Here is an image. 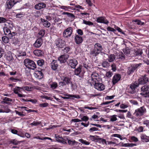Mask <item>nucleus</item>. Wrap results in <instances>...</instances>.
<instances>
[{
    "label": "nucleus",
    "instance_id": "nucleus-1",
    "mask_svg": "<svg viewBox=\"0 0 149 149\" xmlns=\"http://www.w3.org/2000/svg\"><path fill=\"white\" fill-rule=\"evenodd\" d=\"M102 49V47L100 44L96 43L94 45V48L90 52V54L93 56L95 57L101 52Z\"/></svg>",
    "mask_w": 149,
    "mask_h": 149
},
{
    "label": "nucleus",
    "instance_id": "nucleus-2",
    "mask_svg": "<svg viewBox=\"0 0 149 149\" xmlns=\"http://www.w3.org/2000/svg\"><path fill=\"white\" fill-rule=\"evenodd\" d=\"M25 66L29 69L34 70L36 67L35 62L29 59H26L23 62Z\"/></svg>",
    "mask_w": 149,
    "mask_h": 149
},
{
    "label": "nucleus",
    "instance_id": "nucleus-3",
    "mask_svg": "<svg viewBox=\"0 0 149 149\" xmlns=\"http://www.w3.org/2000/svg\"><path fill=\"white\" fill-rule=\"evenodd\" d=\"M138 86V84L135 82L134 83H132L127 86L126 89V91L130 93H134L136 92V89Z\"/></svg>",
    "mask_w": 149,
    "mask_h": 149
},
{
    "label": "nucleus",
    "instance_id": "nucleus-4",
    "mask_svg": "<svg viewBox=\"0 0 149 149\" xmlns=\"http://www.w3.org/2000/svg\"><path fill=\"white\" fill-rule=\"evenodd\" d=\"M142 63H140L132 64L128 68L127 74L129 75L132 74L137 68L140 67Z\"/></svg>",
    "mask_w": 149,
    "mask_h": 149
},
{
    "label": "nucleus",
    "instance_id": "nucleus-5",
    "mask_svg": "<svg viewBox=\"0 0 149 149\" xmlns=\"http://www.w3.org/2000/svg\"><path fill=\"white\" fill-rule=\"evenodd\" d=\"M146 112V109L143 106L136 109L134 113V115L136 117L141 116H143Z\"/></svg>",
    "mask_w": 149,
    "mask_h": 149
},
{
    "label": "nucleus",
    "instance_id": "nucleus-6",
    "mask_svg": "<svg viewBox=\"0 0 149 149\" xmlns=\"http://www.w3.org/2000/svg\"><path fill=\"white\" fill-rule=\"evenodd\" d=\"M73 32L72 27H68L64 30L63 34V37L65 38H68L72 35Z\"/></svg>",
    "mask_w": 149,
    "mask_h": 149
},
{
    "label": "nucleus",
    "instance_id": "nucleus-7",
    "mask_svg": "<svg viewBox=\"0 0 149 149\" xmlns=\"http://www.w3.org/2000/svg\"><path fill=\"white\" fill-rule=\"evenodd\" d=\"M62 80L63 82L64 85H67L68 86L70 85L71 88H72L73 85L72 81H71V79L68 77H63Z\"/></svg>",
    "mask_w": 149,
    "mask_h": 149
},
{
    "label": "nucleus",
    "instance_id": "nucleus-8",
    "mask_svg": "<svg viewBox=\"0 0 149 149\" xmlns=\"http://www.w3.org/2000/svg\"><path fill=\"white\" fill-rule=\"evenodd\" d=\"M55 43L56 46L59 48H62L64 47L65 45V41L60 38L56 40Z\"/></svg>",
    "mask_w": 149,
    "mask_h": 149
},
{
    "label": "nucleus",
    "instance_id": "nucleus-9",
    "mask_svg": "<svg viewBox=\"0 0 149 149\" xmlns=\"http://www.w3.org/2000/svg\"><path fill=\"white\" fill-rule=\"evenodd\" d=\"M16 3L17 2H15L14 0H7L6 4V9L9 10L11 9Z\"/></svg>",
    "mask_w": 149,
    "mask_h": 149
},
{
    "label": "nucleus",
    "instance_id": "nucleus-10",
    "mask_svg": "<svg viewBox=\"0 0 149 149\" xmlns=\"http://www.w3.org/2000/svg\"><path fill=\"white\" fill-rule=\"evenodd\" d=\"M139 85V84L143 85L149 82V80L148 78L145 75L142 76L138 79Z\"/></svg>",
    "mask_w": 149,
    "mask_h": 149
},
{
    "label": "nucleus",
    "instance_id": "nucleus-11",
    "mask_svg": "<svg viewBox=\"0 0 149 149\" xmlns=\"http://www.w3.org/2000/svg\"><path fill=\"white\" fill-rule=\"evenodd\" d=\"M82 68V66H80L75 69L74 71V74L78 76L80 78L82 77L84 75V73L81 72Z\"/></svg>",
    "mask_w": 149,
    "mask_h": 149
},
{
    "label": "nucleus",
    "instance_id": "nucleus-12",
    "mask_svg": "<svg viewBox=\"0 0 149 149\" xmlns=\"http://www.w3.org/2000/svg\"><path fill=\"white\" fill-rule=\"evenodd\" d=\"M68 64L72 68H75L78 64V62L74 58L68 60Z\"/></svg>",
    "mask_w": 149,
    "mask_h": 149
},
{
    "label": "nucleus",
    "instance_id": "nucleus-13",
    "mask_svg": "<svg viewBox=\"0 0 149 149\" xmlns=\"http://www.w3.org/2000/svg\"><path fill=\"white\" fill-rule=\"evenodd\" d=\"M68 57V54H64L58 57V60L61 63H64L67 61Z\"/></svg>",
    "mask_w": 149,
    "mask_h": 149
},
{
    "label": "nucleus",
    "instance_id": "nucleus-14",
    "mask_svg": "<svg viewBox=\"0 0 149 149\" xmlns=\"http://www.w3.org/2000/svg\"><path fill=\"white\" fill-rule=\"evenodd\" d=\"M94 87L96 89L99 91H103L105 88V86L103 84L98 82L95 83Z\"/></svg>",
    "mask_w": 149,
    "mask_h": 149
},
{
    "label": "nucleus",
    "instance_id": "nucleus-15",
    "mask_svg": "<svg viewBox=\"0 0 149 149\" xmlns=\"http://www.w3.org/2000/svg\"><path fill=\"white\" fill-rule=\"evenodd\" d=\"M42 40L41 38L38 39L33 45L34 47L38 48L40 47L42 44Z\"/></svg>",
    "mask_w": 149,
    "mask_h": 149
},
{
    "label": "nucleus",
    "instance_id": "nucleus-16",
    "mask_svg": "<svg viewBox=\"0 0 149 149\" xmlns=\"http://www.w3.org/2000/svg\"><path fill=\"white\" fill-rule=\"evenodd\" d=\"M99 78V75L98 74L96 73H93L91 74V81H92L93 82L95 83L97 82L98 81L97 79Z\"/></svg>",
    "mask_w": 149,
    "mask_h": 149
},
{
    "label": "nucleus",
    "instance_id": "nucleus-17",
    "mask_svg": "<svg viewBox=\"0 0 149 149\" xmlns=\"http://www.w3.org/2000/svg\"><path fill=\"white\" fill-rule=\"evenodd\" d=\"M121 78L120 75L119 74H115L113 77L112 79V83L113 85L115 84L118 82L120 79Z\"/></svg>",
    "mask_w": 149,
    "mask_h": 149
},
{
    "label": "nucleus",
    "instance_id": "nucleus-18",
    "mask_svg": "<svg viewBox=\"0 0 149 149\" xmlns=\"http://www.w3.org/2000/svg\"><path fill=\"white\" fill-rule=\"evenodd\" d=\"M51 68L53 70H56L58 66V61L53 60L51 63Z\"/></svg>",
    "mask_w": 149,
    "mask_h": 149
},
{
    "label": "nucleus",
    "instance_id": "nucleus-19",
    "mask_svg": "<svg viewBox=\"0 0 149 149\" xmlns=\"http://www.w3.org/2000/svg\"><path fill=\"white\" fill-rule=\"evenodd\" d=\"M96 21L98 23H103L105 24H107L109 21L103 17H100L97 19Z\"/></svg>",
    "mask_w": 149,
    "mask_h": 149
},
{
    "label": "nucleus",
    "instance_id": "nucleus-20",
    "mask_svg": "<svg viewBox=\"0 0 149 149\" xmlns=\"http://www.w3.org/2000/svg\"><path fill=\"white\" fill-rule=\"evenodd\" d=\"M74 40L76 43L77 44H80L83 41L82 37L80 36L77 34L75 35Z\"/></svg>",
    "mask_w": 149,
    "mask_h": 149
},
{
    "label": "nucleus",
    "instance_id": "nucleus-21",
    "mask_svg": "<svg viewBox=\"0 0 149 149\" xmlns=\"http://www.w3.org/2000/svg\"><path fill=\"white\" fill-rule=\"evenodd\" d=\"M34 76L36 78L39 79H41L43 77L42 73L40 71H36L34 73Z\"/></svg>",
    "mask_w": 149,
    "mask_h": 149
},
{
    "label": "nucleus",
    "instance_id": "nucleus-22",
    "mask_svg": "<svg viewBox=\"0 0 149 149\" xmlns=\"http://www.w3.org/2000/svg\"><path fill=\"white\" fill-rule=\"evenodd\" d=\"M46 7V5L43 3H40L37 4L35 6V8L37 10H40Z\"/></svg>",
    "mask_w": 149,
    "mask_h": 149
},
{
    "label": "nucleus",
    "instance_id": "nucleus-23",
    "mask_svg": "<svg viewBox=\"0 0 149 149\" xmlns=\"http://www.w3.org/2000/svg\"><path fill=\"white\" fill-rule=\"evenodd\" d=\"M134 54L136 56H141L143 53L142 49L136 48L134 50Z\"/></svg>",
    "mask_w": 149,
    "mask_h": 149
},
{
    "label": "nucleus",
    "instance_id": "nucleus-24",
    "mask_svg": "<svg viewBox=\"0 0 149 149\" xmlns=\"http://www.w3.org/2000/svg\"><path fill=\"white\" fill-rule=\"evenodd\" d=\"M34 54L38 56H42L44 54L43 52L41 50H35L33 51Z\"/></svg>",
    "mask_w": 149,
    "mask_h": 149
},
{
    "label": "nucleus",
    "instance_id": "nucleus-25",
    "mask_svg": "<svg viewBox=\"0 0 149 149\" xmlns=\"http://www.w3.org/2000/svg\"><path fill=\"white\" fill-rule=\"evenodd\" d=\"M66 96L67 97H63V98L64 99H73L74 98H79L80 97L78 95H75L68 94Z\"/></svg>",
    "mask_w": 149,
    "mask_h": 149
},
{
    "label": "nucleus",
    "instance_id": "nucleus-26",
    "mask_svg": "<svg viewBox=\"0 0 149 149\" xmlns=\"http://www.w3.org/2000/svg\"><path fill=\"white\" fill-rule=\"evenodd\" d=\"M141 138L143 142H147L149 141V137L143 134L141 135Z\"/></svg>",
    "mask_w": 149,
    "mask_h": 149
},
{
    "label": "nucleus",
    "instance_id": "nucleus-27",
    "mask_svg": "<svg viewBox=\"0 0 149 149\" xmlns=\"http://www.w3.org/2000/svg\"><path fill=\"white\" fill-rule=\"evenodd\" d=\"M4 25L6 27H8V28L10 29H12L13 27V23L12 22L8 20V21H7L6 23Z\"/></svg>",
    "mask_w": 149,
    "mask_h": 149
},
{
    "label": "nucleus",
    "instance_id": "nucleus-28",
    "mask_svg": "<svg viewBox=\"0 0 149 149\" xmlns=\"http://www.w3.org/2000/svg\"><path fill=\"white\" fill-rule=\"evenodd\" d=\"M41 21L43 23V26L46 27H49L50 26V23L46 20L43 19H41Z\"/></svg>",
    "mask_w": 149,
    "mask_h": 149
},
{
    "label": "nucleus",
    "instance_id": "nucleus-29",
    "mask_svg": "<svg viewBox=\"0 0 149 149\" xmlns=\"http://www.w3.org/2000/svg\"><path fill=\"white\" fill-rule=\"evenodd\" d=\"M149 85H144L141 88V93H144L148 90Z\"/></svg>",
    "mask_w": 149,
    "mask_h": 149
},
{
    "label": "nucleus",
    "instance_id": "nucleus-30",
    "mask_svg": "<svg viewBox=\"0 0 149 149\" xmlns=\"http://www.w3.org/2000/svg\"><path fill=\"white\" fill-rule=\"evenodd\" d=\"M66 139L67 140L68 143L70 145H77L78 143L75 140H69L67 138H66Z\"/></svg>",
    "mask_w": 149,
    "mask_h": 149
},
{
    "label": "nucleus",
    "instance_id": "nucleus-31",
    "mask_svg": "<svg viewBox=\"0 0 149 149\" xmlns=\"http://www.w3.org/2000/svg\"><path fill=\"white\" fill-rule=\"evenodd\" d=\"M117 58L120 59L122 61H123L125 59V57L124 54L122 52H121L118 55H117Z\"/></svg>",
    "mask_w": 149,
    "mask_h": 149
},
{
    "label": "nucleus",
    "instance_id": "nucleus-32",
    "mask_svg": "<svg viewBox=\"0 0 149 149\" xmlns=\"http://www.w3.org/2000/svg\"><path fill=\"white\" fill-rule=\"evenodd\" d=\"M6 59L9 61L13 60V58L12 55V54L11 53H8L6 56Z\"/></svg>",
    "mask_w": 149,
    "mask_h": 149
},
{
    "label": "nucleus",
    "instance_id": "nucleus-33",
    "mask_svg": "<svg viewBox=\"0 0 149 149\" xmlns=\"http://www.w3.org/2000/svg\"><path fill=\"white\" fill-rule=\"evenodd\" d=\"M123 51L124 54L128 56L130 54V50L128 47H126L123 49Z\"/></svg>",
    "mask_w": 149,
    "mask_h": 149
},
{
    "label": "nucleus",
    "instance_id": "nucleus-34",
    "mask_svg": "<svg viewBox=\"0 0 149 149\" xmlns=\"http://www.w3.org/2000/svg\"><path fill=\"white\" fill-rule=\"evenodd\" d=\"M8 27L4 26L3 28V32L5 35H8L9 33L11 32L10 29L8 28Z\"/></svg>",
    "mask_w": 149,
    "mask_h": 149
},
{
    "label": "nucleus",
    "instance_id": "nucleus-35",
    "mask_svg": "<svg viewBox=\"0 0 149 149\" xmlns=\"http://www.w3.org/2000/svg\"><path fill=\"white\" fill-rule=\"evenodd\" d=\"M115 56L114 54H111L109 56L108 60L109 62H111L115 60Z\"/></svg>",
    "mask_w": 149,
    "mask_h": 149
},
{
    "label": "nucleus",
    "instance_id": "nucleus-36",
    "mask_svg": "<svg viewBox=\"0 0 149 149\" xmlns=\"http://www.w3.org/2000/svg\"><path fill=\"white\" fill-rule=\"evenodd\" d=\"M102 65L104 68H107L109 66L110 63L106 61H104L102 63Z\"/></svg>",
    "mask_w": 149,
    "mask_h": 149
},
{
    "label": "nucleus",
    "instance_id": "nucleus-37",
    "mask_svg": "<svg viewBox=\"0 0 149 149\" xmlns=\"http://www.w3.org/2000/svg\"><path fill=\"white\" fill-rule=\"evenodd\" d=\"M23 88L22 87H19L18 86H16L13 89L14 92L15 93L17 94H18L19 92H20L21 91L20 89H22Z\"/></svg>",
    "mask_w": 149,
    "mask_h": 149
},
{
    "label": "nucleus",
    "instance_id": "nucleus-38",
    "mask_svg": "<svg viewBox=\"0 0 149 149\" xmlns=\"http://www.w3.org/2000/svg\"><path fill=\"white\" fill-rule=\"evenodd\" d=\"M143 97L146 98L149 97V90L143 93H141L140 94Z\"/></svg>",
    "mask_w": 149,
    "mask_h": 149
},
{
    "label": "nucleus",
    "instance_id": "nucleus-39",
    "mask_svg": "<svg viewBox=\"0 0 149 149\" xmlns=\"http://www.w3.org/2000/svg\"><path fill=\"white\" fill-rule=\"evenodd\" d=\"M50 88L52 89H56L58 86V84L56 82H54L50 85Z\"/></svg>",
    "mask_w": 149,
    "mask_h": 149
},
{
    "label": "nucleus",
    "instance_id": "nucleus-40",
    "mask_svg": "<svg viewBox=\"0 0 149 149\" xmlns=\"http://www.w3.org/2000/svg\"><path fill=\"white\" fill-rule=\"evenodd\" d=\"M8 37L6 36H3L2 38V41L5 43H8L9 41V40Z\"/></svg>",
    "mask_w": 149,
    "mask_h": 149
},
{
    "label": "nucleus",
    "instance_id": "nucleus-41",
    "mask_svg": "<svg viewBox=\"0 0 149 149\" xmlns=\"http://www.w3.org/2000/svg\"><path fill=\"white\" fill-rule=\"evenodd\" d=\"M63 15H66L68 17H70L72 19L74 18L75 16L72 13L68 12H64L63 13Z\"/></svg>",
    "mask_w": 149,
    "mask_h": 149
},
{
    "label": "nucleus",
    "instance_id": "nucleus-42",
    "mask_svg": "<svg viewBox=\"0 0 149 149\" xmlns=\"http://www.w3.org/2000/svg\"><path fill=\"white\" fill-rule=\"evenodd\" d=\"M83 23L88 26H92L93 25V24L91 22L89 21H86L85 20H83Z\"/></svg>",
    "mask_w": 149,
    "mask_h": 149
},
{
    "label": "nucleus",
    "instance_id": "nucleus-43",
    "mask_svg": "<svg viewBox=\"0 0 149 149\" xmlns=\"http://www.w3.org/2000/svg\"><path fill=\"white\" fill-rule=\"evenodd\" d=\"M17 33H16L15 32H10V33L8 35V38L10 39H11L12 37L17 35Z\"/></svg>",
    "mask_w": 149,
    "mask_h": 149
},
{
    "label": "nucleus",
    "instance_id": "nucleus-44",
    "mask_svg": "<svg viewBox=\"0 0 149 149\" xmlns=\"http://www.w3.org/2000/svg\"><path fill=\"white\" fill-rule=\"evenodd\" d=\"M133 22H136V24L139 25H142L144 24V22H141V21L138 19H136L133 21Z\"/></svg>",
    "mask_w": 149,
    "mask_h": 149
},
{
    "label": "nucleus",
    "instance_id": "nucleus-45",
    "mask_svg": "<svg viewBox=\"0 0 149 149\" xmlns=\"http://www.w3.org/2000/svg\"><path fill=\"white\" fill-rule=\"evenodd\" d=\"M112 137H117L120 139L121 140H122L123 139H125V138H122L121 136L118 134H112L111 135Z\"/></svg>",
    "mask_w": 149,
    "mask_h": 149
},
{
    "label": "nucleus",
    "instance_id": "nucleus-46",
    "mask_svg": "<svg viewBox=\"0 0 149 149\" xmlns=\"http://www.w3.org/2000/svg\"><path fill=\"white\" fill-rule=\"evenodd\" d=\"M8 21V19L3 17H0V23H4Z\"/></svg>",
    "mask_w": 149,
    "mask_h": 149
},
{
    "label": "nucleus",
    "instance_id": "nucleus-47",
    "mask_svg": "<svg viewBox=\"0 0 149 149\" xmlns=\"http://www.w3.org/2000/svg\"><path fill=\"white\" fill-rule=\"evenodd\" d=\"M79 141L81 142L82 143L86 145H88L90 144V143L89 142L82 139H79Z\"/></svg>",
    "mask_w": 149,
    "mask_h": 149
},
{
    "label": "nucleus",
    "instance_id": "nucleus-48",
    "mask_svg": "<svg viewBox=\"0 0 149 149\" xmlns=\"http://www.w3.org/2000/svg\"><path fill=\"white\" fill-rule=\"evenodd\" d=\"M38 65L40 66H42L44 63V61L43 60H39L37 61Z\"/></svg>",
    "mask_w": 149,
    "mask_h": 149
},
{
    "label": "nucleus",
    "instance_id": "nucleus-49",
    "mask_svg": "<svg viewBox=\"0 0 149 149\" xmlns=\"http://www.w3.org/2000/svg\"><path fill=\"white\" fill-rule=\"evenodd\" d=\"M116 115H113L111 116L110 118V121H111L113 122L116 121L117 120L116 118Z\"/></svg>",
    "mask_w": 149,
    "mask_h": 149
},
{
    "label": "nucleus",
    "instance_id": "nucleus-50",
    "mask_svg": "<svg viewBox=\"0 0 149 149\" xmlns=\"http://www.w3.org/2000/svg\"><path fill=\"white\" fill-rule=\"evenodd\" d=\"M98 128L96 127H92L89 130V131L91 132H92L94 131H97Z\"/></svg>",
    "mask_w": 149,
    "mask_h": 149
},
{
    "label": "nucleus",
    "instance_id": "nucleus-51",
    "mask_svg": "<svg viewBox=\"0 0 149 149\" xmlns=\"http://www.w3.org/2000/svg\"><path fill=\"white\" fill-rule=\"evenodd\" d=\"M81 119L82 120L81 121L86 122L88 120L89 118L87 116H84L82 117L81 118Z\"/></svg>",
    "mask_w": 149,
    "mask_h": 149
},
{
    "label": "nucleus",
    "instance_id": "nucleus-52",
    "mask_svg": "<svg viewBox=\"0 0 149 149\" xmlns=\"http://www.w3.org/2000/svg\"><path fill=\"white\" fill-rule=\"evenodd\" d=\"M106 75L107 77H110L113 75V73L110 71H108L107 72Z\"/></svg>",
    "mask_w": 149,
    "mask_h": 149
},
{
    "label": "nucleus",
    "instance_id": "nucleus-53",
    "mask_svg": "<svg viewBox=\"0 0 149 149\" xmlns=\"http://www.w3.org/2000/svg\"><path fill=\"white\" fill-rule=\"evenodd\" d=\"M45 31L44 30H41L39 32V34L41 36L43 37L45 35Z\"/></svg>",
    "mask_w": 149,
    "mask_h": 149
},
{
    "label": "nucleus",
    "instance_id": "nucleus-54",
    "mask_svg": "<svg viewBox=\"0 0 149 149\" xmlns=\"http://www.w3.org/2000/svg\"><path fill=\"white\" fill-rule=\"evenodd\" d=\"M54 22L55 23L58 22H59V23H61V19L59 18L58 17H55L54 18Z\"/></svg>",
    "mask_w": 149,
    "mask_h": 149
},
{
    "label": "nucleus",
    "instance_id": "nucleus-55",
    "mask_svg": "<svg viewBox=\"0 0 149 149\" xmlns=\"http://www.w3.org/2000/svg\"><path fill=\"white\" fill-rule=\"evenodd\" d=\"M22 87L23 88L22 89V90L25 89L27 91H31V87H29L27 86H25V87L23 86V87Z\"/></svg>",
    "mask_w": 149,
    "mask_h": 149
},
{
    "label": "nucleus",
    "instance_id": "nucleus-56",
    "mask_svg": "<svg viewBox=\"0 0 149 149\" xmlns=\"http://www.w3.org/2000/svg\"><path fill=\"white\" fill-rule=\"evenodd\" d=\"M41 122H34V121L33 123H31L30 125L32 126H36L40 124Z\"/></svg>",
    "mask_w": 149,
    "mask_h": 149
},
{
    "label": "nucleus",
    "instance_id": "nucleus-57",
    "mask_svg": "<svg viewBox=\"0 0 149 149\" xmlns=\"http://www.w3.org/2000/svg\"><path fill=\"white\" fill-rule=\"evenodd\" d=\"M143 124L146 125V127L149 128V120H146L144 121Z\"/></svg>",
    "mask_w": 149,
    "mask_h": 149
},
{
    "label": "nucleus",
    "instance_id": "nucleus-58",
    "mask_svg": "<svg viewBox=\"0 0 149 149\" xmlns=\"http://www.w3.org/2000/svg\"><path fill=\"white\" fill-rule=\"evenodd\" d=\"M15 112L16 114L20 116H24L25 115V114L23 113V112H20L17 110H15Z\"/></svg>",
    "mask_w": 149,
    "mask_h": 149
},
{
    "label": "nucleus",
    "instance_id": "nucleus-59",
    "mask_svg": "<svg viewBox=\"0 0 149 149\" xmlns=\"http://www.w3.org/2000/svg\"><path fill=\"white\" fill-rule=\"evenodd\" d=\"M24 16V14L22 13H18L16 15V17L17 18H20L23 17Z\"/></svg>",
    "mask_w": 149,
    "mask_h": 149
},
{
    "label": "nucleus",
    "instance_id": "nucleus-60",
    "mask_svg": "<svg viewBox=\"0 0 149 149\" xmlns=\"http://www.w3.org/2000/svg\"><path fill=\"white\" fill-rule=\"evenodd\" d=\"M70 49V47H66L64 48L63 51L64 52L67 53L69 51Z\"/></svg>",
    "mask_w": 149,
    "mask_h": 149
},
{
    "label": "nucleus",
    "instance_id": "nucleus-61",
    "mask_svg": "<svg viewBox=\"0 0 149 149\" xmlns=\"http://www.w3.org/2000/svg\"><path fill=\"white\" fill-rule=\"evenodd\" d=\"M77 32L79 35L82 36L83 34V31L81 29H78L77 30Z\"/></svg>",
    "mask_w": 149,
    "mask_h": 149
},
{
    "label": "nucleus",
    "instance_id": "nucleus-62",
    "mask_svg": "<svg viewBox=\"0 0 149 149\" xmlns=\"http://www.w3.org/2000/svg\"><path fill=\"white\" fill-rule=\"evenodd\" d=\"M48 104L47 103H45L41 104H39V106L40 107H47Z\"/></svg>",
    "mask_w": 149,
    "mask_h": 149
},
{
    "label": "nucleus",
    "instance_id": "nucleus-63",
    "mask_svg": "<svg viewBox=\"0 0 149 149\" xmlns=\"http://www.w3.org/2000/svg\"><path fill=\"white\" fill-rule=\"evenodd\" d=\"M4 50L1 48L0 47V58H1L4 54Z\"/></svg>",
    "mask_w": 149,
    "mask_h": 149
},
{
    "label": "nucleus",
    "instance_id": "nucleus-64",
    "mask_svg": "<svg viewBox=\"0 0 149 149\" xmlns=\"http://www.w3.org/2000/svg\"><path fill=\"white\" fill-rule=\"evenodd\" d=\"M107 29L108 31H111L115 33V32L116 31L115 29L113 28H111L110 27H108L107 28Z\"/></svg>",
    "mask_w": 149,
    "mask_h": 149
}]
</instances>
